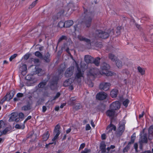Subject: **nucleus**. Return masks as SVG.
I'll return each mask as SVG.
<instances>
[{
	"instance_id": "nucleus-1",
	"label": "nucleus",
	"mask_w": 153,
	"mask_h": 153,
	"mask_svg": "<svg viewBox=\"0 0 153 153\" xmlns=\"http://www.w3.org/2000/svg\"><path fill=\"white\" fill-rule=\"evenodd\" d=\"M47 80H44L43 82L40 83L38 85V87L40 88H43L46 85L47 82L49 81L52 85L55 84L57 80L59 79V77L57 76H54L52 75L48 74L47 76Z\"/></svg>"
},
{
	"instance_id": "nucleus-2",
	"label": "nucleus",
	"mask_w": 153,
	"mask_h": 153,
	"mask_svg": "<svg viewBox=\"0 0 153 153\" xmlns=\"http://www.w3.org/2000/svg\"><path fill=\"white\" fill-rule=\"evenodd\" d=\"M96 34L98 37L104 39L108 38L109 36V33L107 31L101 30H97Z\"/></svg>"
},
{
	"instance_id": "nucleus-3",
	"label": "nucleus",
	"mask_w": 153,
	"mask_h": 153,
	"mask_svg": "<svg viewBox=\"0 0 153 153\" xmlns=\"http://www.w3.org/2000/svg\"><path fill=\"white\" fill-rule=\"evenodd\" d=\"M93 16L92 13H89L85 16L84 23L86 27H89L90 26Z\"/></svg>"
},
{
	"instance_id": "nucleus-4",
	"label": "nucleus",
	"mask_w": 153,
	"mask_h": 153,
	"mask_svg": "<svg viewBox=\"0 0 153 153\" xmlns=\"http://www.w3.org/2000/svg\"><path fill=\"white\" fill-rule=\"evenodd\" d=\"M60 128V126L59 124L55 126L53 131V133L55 135V136L52 139V141H54L58 138V137L60 133V132L59 130Z\"/></svg>"
},
{
	"instance_id": "nucleus-5",
	"label": "nucleus",
	"mask_w": 153,
	"mask_h": 153,
	"mask_svg": "<svg viewBox=\"0 0 153 153\" xmlns=\"http://www.w3.org/2000/svg\"><path fill=\"white\" fill-rule=\"evenodd\" d=\"M111 85L109 83L102 82L99 85V89L101 90L106 91L108 90Z\"/></svg>"
},
{
	"instance_id": "nucleus-6",
	"label": "nucleus",
	"mask_w": 153,
	"mask_h": 153,
	"mask_svg": "<svg viewBox=\"0 0 153 153\" xmlns=\"http://www.w3.org/2000/svg\"><path fill=\"white\" fill-rule=\"evenodd\" d=\"M18 114L16 112L12 113L10 115V117L9 119V122L15 121L16 122H19L20 120L19 117H17Z\"/></svg>"
},
{
	"instance_id": "nucleus-7",
	"label": "nucleus",
	"mask_w": 153,
	"mask_h": 153,
	"mask_svg": "<svg viewBox=\"0 0 153 153\" xmlns=\"http://www.w3.org/2000/svg\"><path fill=\"white\" fill-rule=\"evenodd\" d=\"M120 108V103L118 101H116L113 102L111 104L110 108L113 110H116Z\"/></svg>"
},
{
	"instance_id": "nucleus-8",
	"label": "nucleus",
	"mask_w": 153,
	"mask_h": 153,
	"mask_svg": "<svg viewBox=\"0 0 153 153\" xmlns=\"http://www.w3.org/2000/svg\"><path fill=\"white\" fill-rule=\"evenodd\" d=\"M74 68L73 67H70L67 69L65 72V76L66 77H71L73 74Z\"/></svg>"
},
{
	"instance_id": "nucleus-9",
	"label": "nucleus",
	"mask_w": 153,
	"mask_h": 153,
	"mask_svg": "<svg viewBox=\"0 0 153 153\" xmlns=\"http://www.w3.org/2000/svg\"><path fill=\"white\" fill-rule=\"evenodd\" d=\"M106 114L108 116L111 120L114 117L117 116V114H116L115 111L111 109L107 111Z\"/></svg>"
},
{
	"instance_id": "nucleus-10",
	"label": "nucleus",
	"mask_w": 153,
	"mask_h": 153,
	"mask_svg": "<svg viewBox=\"0 0 153 153\" xmlns=\"http://www.w3.org/2000/svg\"><path fill=\"white\" fill-rule=\"evenodd\" d=\"M107 97V94L104 92H100L97 95V99L100 100H102L105 99Z\"/></svg>"
},
{
	"instance_id": "nucleus-11",
	"label": "nucleus",
	"mask_w": 153,
	"mask_h": 153,
	"mask_svg": "<svg viewBox=\"0 0 153 153\" xmlns=\"http://www.w3.org/2000/svg\"><path fill=\"white\" fill-rule=\"evenodd\" d=\"M83 78V74L81 71L78 69V72L76 73L75 79H77L78 82L79 83L81 82L80 80Z\"/></svg>"
},
{
	"instance_id": "nucleus-12",
	"label": "nucleus",
	"mask_w": 153,
	"mask_h": 153,
	"mask_svg": "<svg viewBox=\"0 0 153 153\" xmlns=\"http://www.w3.org/2000/svg\"><path fill=\"white\" fill-rule=\"evenodd\" d=\"M98 72V70L97 69L93 68L90 69L88 74V75L89 76H94L97 74Z\"/></svg>"
},
{
	"instance_id": "nucleus-13",
	"label": "nucleus",
	"mask_w": 153,
	"mask_h": 153,
	"mask_svg": "<svg viewBox=\"0 0 153 153\" xmlns=\"http://www.w3.org/2000/svg\"><path fill=\"white\" fill-rule=\"evenodd\" d=\"M144 130L143 129V135H142L141 134L140 140V142L141 144L143 143H147V135L146 134L144 133Z\"/></svg>"
},
{
	"instance_id": "nucleus-14",
	"label": "nucleus",
	"mask_w": 153,
	"mask_h": 153,
	"mask_svg": "<svg viewBox=\"0 0 153 153\" xmlns=\"http://www.w3.org/2000/svg\"><path fill=\"white\" fill-rule=\"evenodd\" d=\"M78 39L80 41H83L85 42L87 44L91 45V41L90 39L84 37L80 35L78 36Z\"/></svg>"
},
{
	"instance_id": "nucleus-15",
	"label": "nucleus",
	"mask_w": 153,
	"mask_h": 153,
	"mask_svg": "<svg viewBox=\"0 0 153 153\" xmlns=\"http://www.w3.org/2000/svg\"><path fill=\"white\" fill-rule=\"evenodd\" d=\"M84 60L85 62L87 63H91L94 60V58L91 56L86 55L85 56Z\"/></svg>"
},
{
	"instance_id": "nucleus-16",
	"label": "nucleus",
	"mask_w": 153,
	"mask_h": 153,
	"mask_svg": "<svg viewBox=\"0 0 153 153\" xmlns=\"http://www.w3.org/2000/svg\"><path fill=\"white\" fill-rule=\"evenodd\" d=\"M15 94V92L13 91H11L9 94H7L5 96H7L6 98L7 101H9L14 96Z\"/></svg>"
},
{
	"instance_id": "nucleus-17",
	"label": "nucleus",
	"mask_w": 153,
	"mask_h": 153,
	"mask_svg": "<svg viewBox=\"0 0 153 153\" xmlns=\"http://www.w3.org/2000/svg\"><path fill=\"white\" fill-rule=\"evenodd\" d=\"M117 94L118 90L117 89H114L111 91L110 95L112 98H114L117 97Z\"/></svg>"
},
{
	"instance_id": "nucleus-18",
	"label": "nucleus",
	"mask_w": 153,
	"mask_h": 153,
	"mask_svg": "<svg viewBox=\"0 0 153 153\" xmlns=\"http://www.w3.org/2000/svg\"><path fill=\"white\" fill-rule=\"evenodd\" d=\"M101 68L102 71H104L110 68V67L108 64L106 63H104L102 65Z\"/></svg>"
},
{
	"instance_id": "nucleus-19",
	"label": "nucleus",
	"mask_w": 153,
	"mask_h": 153,
	"mask_svg": "<svg viewBox=\"0 0 153 153\" xmlns=\"http://www.w3.org/2000/svg\"><path fill=\"white\" fill-rule=\"evenodd\" d=\"M106 145L104 142H102L100 146V149L102 153H105L106 152Z\"/></svg>"
},
{
	"instance_id": "nucleus-20",
	"label": "nucleus",
	"mask_w": 153,
	"mask_h": 153,
	"mask_svg": "<svg viewBox=\"0 0 153 153\" xmlns=\"http://www.w3.org/2000/svg\"><path fill=\"white\" fill-rule=\"evenodd\" d=\"M153 126H151L150 127L149 129V139L150 140L152 139L153 137Z\"/></svg>"
},
{
	"instance_id": "nucleus-21",
	"label": "nucleus",
	"mask_w": 153,
	"mask_h": 153,
	"mask_svg": "<svg viewBox=\"0 0 153 153\" xmlns=\"http://www.w3.org/2000/svg\"><path fill=\"white\" fill-rule=\"evenodd\" d=\"M31 108V105L29 103L27 105L23 106L22 108V110L27 111L30 110Z\"/></svg>"
},
{
	"instance_id": "nucleus-22",
	"label": "nucleus",
	"mask_w": 153,
	"mask_h": 153,
	"mask_svg": "<svg viewBox=\"0 0 153 153\" xmlns=\"http://www.w3.org/2000/svg\"><path fill=\"white\" fill-rule=\"evenodd\" d=\"M100 58L99 57L95 59L94 58L92 63H94L96 65L98 66L100 65Z\"/></svg>"
},
{
	"instance_id": "nucleus-23",
	"label": "nucleus",
	"mask_w": 153,
	"mask_h": 153,
	"mask_svg": "<svg viewBox=\"0 0 153 153\" xmlns=\"http://www.w3.org/2000/svg\"><path fill=\"white\" fill-rule=\"evenodd\" d=\"M116 65L118 68H121L123 66V64L121 61L120 60L117 59L115 61Z\"/></svg>"
},
{
	"instance_id": "nucleus-24",
	"label": "nucleus",
	"mask_w": 153,
	"mask_h": 153,
	"mask_svg": "<svg viewBox=\"0 0 153 153\" xmlns=\"http://www.w3.org/2000/svg\"><path fill=\"white\" fill-rule=\"evenodd\" d=\"M108 57L112 61H115L117 59V57L113 54L110 53L108 54Z\"/></svg>"
},
{
	"instance_id": "nucleus-25",
	"label": "nucleus",
	"mask_w": 153,
	"mask_h": 153,
	"mask_svg": "<svg viewBox=\"0 0 153 153\" xmlns=\"http://www.w3.org/2000/svg\"><path fill=\"white\" fill-rule=\"evenodd\" d=\"M45 72L41 68H38L36 71V73L39 76H41L43 75Z\"/></svg>"
},
{
	"instance_id": "nucleus-26",
	"label": "nucleus",
	"mask_w": 153,
	"mask_h": 153,
	"mask_svg": "<svg viewBox=\"0 0 153 153\" xmlns=\"http://www.w3.org/2000/svg\"><path fill=\"white\" fill-rule=\"evenodd\" d=\"M73 24V22L72 20H70L66 21L65 22V27H68L71 26Z\"/></svg>"
},
{
	"instance_id": "nucleus-27",
	"label": "nucleus",
	"mask_w": 153,
	"mask_h": 153,
	"mask_svg": "<svg viewBox=\"0 0 153 153\" xmlns=\"http://www.w3.org/2000/svg\"><path fill=\"white\" fill-rule=\"evenodd\" d=\"M50 136V134L48 131L45 133L43 135V140L44 141H45L49 138Z\"/></svg>"
},
{
	"instance_id": "nucleus-28",
	"label": "nucleus",
	"mask_w": 153,
	"mask_h": 153,
	"mask_svg": "<svg viewBox=\"0 0 153 153\" xmlns=\"http://www.w3.org/2000/svg\"><path fill=\"white\" fill-rule=\"evenodd\" d=\"M137 70L138 72L141 75H143L145 74V71L144 69L141 68L140 66H138L137 67Z\"/></svg>"
},
{
	"instance_id": "nucleus-29",
	"label": "nucleus",
	"mask_w": 153,
	"mask_h": 153,
	"mask_svg": "<svg viewBox=\"0 0 153 153\" xmlns=\"http://www.w3.org/2000/svg\"><path fill=\"white\" fill-rule=\"evenodd\" d=\"M102 73L105 74L107 76H111L113 75V73L110 71L106 70L104 71H102Z\"/></svg>"
},
{
	"instance_id": "nucleus-30",
	"label": "nucleus",
	"mask_w": 153,
	"mask_h": 153,
	"mask_svg": "<svg viewBox=\"0 0 153 153\" xmlns=\"http://www.w3.org/2000/svg\"><path fill=\"white\" fill-rule=\"evenodd\" d=\"M74 108L75 109L77 110L81 108H82V106L79 103H76L74 105Z\"/></svg>"
},
{
	"instance_id": "nucleus-31",
	"label": "nucleus",
	"mask_w": 153,
	"mask_h": 153,
	"mask_svg": "<svg viewBox=\"0 0 153 153\" xmlns=\"http://www.w3.org/2000/svg\"><path fill=\"white\" fill-rule=\"evenodd\" d=\"M109 129V131H111L112 130H114L115 131L116 129V127L114 125L110 124L107 128V129Z\"/></svg>"
},
{
	"instance_id": "nucleus-32",
	"label": "nucleus",
	"mask_w": 153,
	"mask_h": 153,
	"mask_svg": "<svg viewBox=\"0 0 153 153\" xmlns=\"http://www.w3.org/2000/svg\"><path fill=\"white\" fill-rule=\"evenodd\" d=\"M135 138V134H134L131 136V140L130 142L128 143V145H131V144L133 143L134 142Z\"/></svg>"
},
{
	"instance_id": "nucleus-33",
	"label": "nucleus",
	"mask_w": 153,
	"mask_h": 153,
	"mask_svg": "<svg viewBox=\"0 0 153 153\" xmlns=\"http://www.w3.org/2000/svg\"><path fill=\"white\" fill-rule=\"evenodd\" d=\"M35 55L36 56L39 58H43L42 54L38 51H37L35 52Z\"/></svg>"
},
{
	"instance_id": "nucleus-34",
	"label": "nucleus",
	"mask_w": 153,
	"mask_h": 153,
	"mask_svg": "<svg viewBox=\"0 0 153 153\" xmlns=\"http://www.w3.org/2000/svg\"><path fill=\"white\" fill-rule=\"evenodd\" d=\"M26 79L27 81H33V76L32 75H28L26 77Z\"/></svg>"
},
{
	"instance_id": "nucleus-35",
	"label": "nucleus",
	"mask_w": 153,
	"mask_h": 153,
	"mask_svg": "<svg viewBox=\"0 0 153 153\" xmlns=\"http://www.w3.org/2000/svg\"><path fill=\"white\" fill-rule=\"evenodd\" d=\"M15 127L16 128L18 129H23L25 127V126L24 124H23L22 125H20L19 124H17L15 125Z\"/></svg>"
},
{
	"instance_id": "nucleus-36",
	"label": "nucleus",
	"mask_w": 153,
	"mask_h": 153,
	"mask_svg": "<svg viewBox=\"0 0 153 153\" xmlns=\"http://www.w3.org/2000/svg\"><path fill=\"white\" fill-rule=\"evenodd\" d=\"M71 84V82H70L69 79L66 80L64 82L63 85L65 86H68L70 85Z\"/></svg>"
},
{
	"instance_id": "nucleus-37",
	"label": "nucleus",
	"mask_w": 153,
	"mask_h": 153,
	"mask_svg": "<svg viewBox=\"0 0 153 153\" xmlns=\"http://www.w3.org/2000/svg\"><path fill=\"white\" fill-rule=\"evenodd\" d=\"M50 55L49 53H46L43 58V59L47 62H49V57Z\"/></svg>"
},
{
	"instance_id": "nucleus-38",
	"label": "nucleus",
	"mask_w": 153,
	"mask_h": 153,
	"mask_svg": "<svg viewBox=\"0 0 153 153\" xmlns=\"http://www.w3.org/2000/svg\"><path fill=\"white\" fill-rule=\"evenodd\" d=\"M38 0H36L32 2V3L30 5L29 8L32 9L33 7H34L37 3V1Z\"/></svg>"
},
{
	"instance_id": "nucleus-39",
	"label": "nucleus",
	"mask_w": 153,
	"mask_h": 153,
	"mask_svg": "<svg viewBox=\"0 0 153 153\" xmlns=\"http://www.w3.org/2000/svg\"><path fill=\"white\" fill-rule=\"evenodd\" d=\"M58 26L60 28L65 27V22H59L58 23Z\"/></svg>"
},
{
	"instance_id": "nucleus-40",
	"label": "nucleus",
	"mask_w": 153,
	"mask_h": 153,
	"mask_svg": "<svg viewBox=\"0 0 153 153\" xmlns=\"http://www.w3.org/2000/svg\"><path fill=\"white\" fill-rule=\"evenodd\" d=\"M123 132L121 131H119L117 129V131L116 132V134L117 137H120L122 135Z\"/></svg>"
},
{
	"instance_id": "nucleus-41",
	"label": "nucleus",
	"mask_w": 153,
	"mask_h": 153,
	"mask_svg": "<svg viewBox=\"0 0 153 153\" xmlns=\"http://www.w3.org/2000/svg\"><path fill=\"white\" fill-rule=\"evenodd\" d=\"M129 101L128 99H126L123 103V105L126 107L128 106V104L129 103Z\"/></svg>"
},
{
	"instance_id": "nucleus-42",
	"label": "nucleus",
	"mask_w": 153,
	"mask_h": 153,
	"mask_svg": "<svg viewBox=\"0 0 153 153\" xmlns=\"http://www.w3.org/2000/svg\"><path fill=\"white\" fill-rule=\"evenodd\" d=\"M117 129L119 131H122L124 132V130L125 129L124 125H122L120 126Z\"/></svg>"
},
{
	"instance_id": "nucleus-43",
	"label": "nucleus",
	"mask_w": 153,
	"mask_h": 153,
	"mask_svg": "<svg viewBox=\"0 0 153 153\" xmlns=\"http://www.w3.org/2000/svg\"><path fill=\"white\" fill-rule=\"evenodd\" d=\"M27 66L26 65H23L20 68V70L21 71H27Z\"/></svg>"
},
{
	"instance_id": "nucleus-44",
	"label": "nucleus",
	"mask_w": 153,
	"mask_h": 153,
	"mask_svg": "<svg viewBox=\"0 0 153 153\" xmlns=\"http://www.w3.org/2000/svg\"><path fill=\"white\" fill-rule=\"evenodd\" d=\"M130 145H128H128L124 148L123 150V152H127L128 151L129 149V146Z\"/></svg>"
},
{
	"instance_id": "nucleus-45",
	"label": "nucleus",
	"mask_w": 153,
	"mask_h": 153,
	"mask_svg": "<svg viewBox=\"0 0 153 153\" xmlns=\"http://www.w3.org/2000/svg\"><path fill=\"white\" fill-rule=\"evenodd\" d=\"M91 150L90 149L85 148L84 150L82 151L81 153H88L90 152Z\"/></svg>"
},
{
	"instance_id": "nucleus-46",
	"label": "nucleus",
	"mask_w": 153,
	"mask_h": 153,
	"mask_svg": "<svg viewBox=\"0 0 153 153\" xmlns=\"http://www.w3.org/2000/svg\"><path fill=\"white\" fill-rule=\"evenodd\" d=\"M66 37L64 36H62L61 37H60L58 41V42H61L62 40L64 39H66Z\"/></svg>"
},
{
	"instance_id": "nucleus-47",
	"label": "nucleus",
	"mask_w": 153,
	"mask_h": 153,
	"mask_svg": "<svg viewBox=\"0 0 153 153\" xmlns=\"http://www.w3.org/2000/svg\"><path fill=\"white\" fill-rule=\"evenodd\" d=\"M7 96H5L3 99H2L0 101V103L2 104L6 100H7V99L6 98Z\"/></svg>"
},
{
	"instance_id": "nucleus-48",
	"label": "nucleus",
	"mask_w": 153,
	"mask_h": 153,
	"mask_svg": "<svg viewBox=\"0 0 153 153\" xmlns=\"http://www.w3.org/2000/svg\"><path fill=\"white\" fill-rule=\"evenodd\" d=\"M17 55L16 54H14L13 55L11 56L9 59L10 61H12V60L14 59L17 56Z\"/></svg>"
},
{
	"instance_id": "nucleus-49",
	"label": "nucleus",
	"mask_w": 153,
	"mask_h": 153,
	"mask_svg": "<svg viewBox=\"0 0 153 153\" xmlns=\"http://www.w3.org/2000/svg\"><path fill=\"white\" fill-rule=\"evenodd\" d=\"M34 83L33 81H27L26 83L27 86H30Z\"/></svg>"
},
{
	"instance_id": "nucleus-50",
	"label": "nucleus",
	"mask_w": 153,
	"mask_h": 153,
	"mask_svg": "<svg viewBox=\"0 0 153 153\" xmlns=\"http://www.w3.org/2000/svg\"><path fill=\"white\" fill-rule=\"evenodd\" d=\"M115 147V146L114 145H111L110 147H108L107 149V150L108 151L107 153H108V152L110 151V149H114Z\"/></svg>"
},
{
	"instance_id": "nucleus-51",
	"label": "nucleus",
	"mask_w": 153,
	"mask_h": 153,
	"mask_svg": "<svg viewBox=\"0 0 153 153\" xmlns=\"http://www.w3.org/2000/svg\"><path fill=\"white\" fill-rule=\"evenodd\" d=\"M29 54L27 53L24 56V59L25 60H27L29 58Z\"/></svg>"
},
{
	"instance_id": "nucleus-52",
	"label": "nucleus",
	"mask_w": 153,
	"mask_h": 153,
	"mask_svg": "<svg viewBox=\"0 0 153 153\" xmlns=\"http://www.w3.org/2000/svg\"><path fill=\"white\" fill-rule=\"evenodd\" d=\"M23 94L22 93H19L17 94V96L18 97H21L23 96Z\"/></svg>"
},
{
	"instance_id": "nucleus-53",
	"label": "nucleus",
	"mask_w": 153,
	"mask_h": 153,
	"mask_svg": "<svg viewBox=\"0 0 153 153\" xmlns=\"http://www.w3.org/2000/svg\"><path fill=\"white\" fill-rule=\"evenodd\" d=\"M91 128V127L89 124H87L86 126V130L87 131L90 130Z\"/></svg>"
},
{
	"instance_id": "nucleus-54",
	"label": "nucleus",
	"mask_w": 153,
	"mask_h": 153,
	"mask_svg": "<svg viewBox=\"0 0 153 153\" xmlns=\"http://www.w3.org/2000/svg\"><path fill=\"white\" fill-rule=\"evenodd\" d=\"M85 143H83L82 144L80 145V147L79 148V150H80L81 149H82L83 148H84V147H85Z\"/></svg>"
},
{
	"instance_id": "nucleus-55",
	"label": "nucleus",
	"mask_w": 153,
	"mask_h": 153,
	"mask_svg": "<svg viewBox=\"0 0 153 153\" xmlns=\"http://www.w3.org/2000/svg\"><path fill=\"white\" fill-rule=\"evenodd\" d=\"M19 116L20 118H22L24 117V114L22 113H20L19 114Z\"/></svg>"
},
{
	"instance_id": "nucleus-56",
	"label": "nucleus",
	"mask_w": 153,
	"mask_h": 153,
	"mask_svg": "<svg viewBox=\"0 0 153 153\" xmlns=\"http://www.w3.org/2000/svg\"><path fill=\"white\" fill-rule=\"evenodd\" d=\"M121 29V27H117V33H118L119 34L120 33V30Z\"/></svg>"
},
{
	"instance_id": "nucleus-57",
	"label": "nucleus",
	"mask_w": 153,
	"mask_h": 153,
	"mask_svg": "<svg viewBox=\"0 0 153 153\" xmlns=\"http://www.w3.org/2000/svg\"><path fill=\"white\" fill-rule=\"evenodd\" d=\"M8 131V130L7 128H6L2 132V134H6L7 133Z\"/></svg>"
},
{
	"instance_id": "nucleus-58",
	"label": "nucleus",
	"mask_w": 153,
	"mask_h": 153,
	"mask_svg": "<svg viewBox=\"0 0 153 153\" xmlns=\"http://www.w3.org/2000/svg\"><path fill=\"white\" fill-rule=\"evenodd\" d=\"M34 62L35 64H38L39 62V60L38 59H33Z\"/></svg>"
},
{
	"instance_id": "nucleus-59",
	"label": "nucleus",
	"mask_w": 153,
	"mask_h": 153,
	"mask_svg": "<svg viewBox=\"0 0 153 153\" xmlns=\"http://www.w3.org/2000/svg\"><path fill=\"white\" fill-rule=\"evenodd\" d=\"M47 110V108L45 106H43L42 107V111L43 113L45 112Z\"/></svg>"
},
{
	"instance_id": "nucleus-60",
	"label": "nucleus",
	"mask_w": 153,
	"mask_h": 153,
	"mask_svg": "<svg viewBox=\"0 0 153 153\" xmlns=\"http://www.w3.org/2000/svg\"><path fill=\"white\" fill-rule=\"evenodd\" d=\"M4 125L3 122L2 120L0 121V129L2 128Z\"/></svg>"
},
{
	"instance_id": "nucleus-61",
	"label": "nucleus",
	"mask_w": 153,
	"mask_h": 153,
	"mask_svg": "<svg viewBox=\"0 0 153 153\" xmlns=\"http://www.w3.org/2000/svg\"><path fill=\"white\" fill-rule=\"evenodd\" d=\"M65 10H61L58 13V14H59L60 15L63 14L65 11H67Z\"/></svg>"
},
{
	"instance_id": "nucleus-62",
	"label": "nucleus",
	"mask_w": 153,
	"mask_h": 153,
	"mask_svg": "<svg viewBox=\"0 0 153 153\" xmlns=\"http://www.w3.org/2000/svg\"><path fill=\"white\" fill-rule=\"evenodd\" d=\"M22 74L23 75H25L27 73V71H21Z\"/></svg>"
},
{
	"instance_id": "nucleus-63",
	"label": "nucleus",
	"mask_w": 153,
	"mask_h": 153,
	"mask_svg": "<svg viewBox=\"0 0 153 153\" xmlns=\"http://www.w3.org/2000/svg\"><path fill=\"white\" fill-rule=\"evenodd\" d=\"M101 138L102 140H105L106 139L105 134H102L101 135Z\"/></svg>"
},
{
	"instance_id": "nucleus-64",
	"label": "nucleus",
	"mask_w": 153,
	"mask_h": 153,
	"mask_svg": "<svg viewBox=\"0 0 153 153\" xmlns=\"http://www.w3.org/2000/svg\"><path fill=\"white\" fill-rule=\"evenodd\" d=\"M134 149H135L136 151H137V148H138V145L137 144L135 143L134 144Z\"/></svg>"
}]
</instances>
